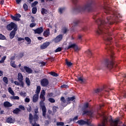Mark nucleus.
Listing matches in <instances>:
<instances>
[{"mask_svg": "<svg viewBox=\"0 0 126 126\" xmlns=\"http://www.w3.org/2000/svg\"><path fill=\"white\" fill-rule=\"evenodd\" d=\"M75 7L73 8V11L76 12H84L85 10L91 11L95 8L103 9L106 14H108L106 20L98 19L95 20V23L97 24L98 29L96 31L97 35H101L105 41V48L107 51H109L111 55L110 58H115L114 56V51H113V46L112 45V33L109 32L108 29H110L109 25L114 24L115 22H120V19L122 18V15L117 11L112 10V8L106 5L101 6L97 4L95 1L91 0L89 2L85 4L84 6L77 5L78 0H72Z\"/></svg>", "mask_w": 126, "mask_h": 126, "instance_id": "nucleus-1", "label": "nucleus"}, {"mask_svg": "<svg viewBox=\"0 0 126 126\" xmlns=\"http://www.w3.org/2000/svg\"><path fill=\"white\" fill-rule=\"evenodd\" d=\"M41 93H42V94H40V99H42V100L41 101H40L39 104L40 107L42 108V116L43 117H44V118H46V114L47 113V108H46V106L43 105V104H44V102H45V100H46L45 96L44 95L46 94V93L45 92V90H42Z\"/></svg>", "mask_w": 126, "mask_h": 126, "instance_id": "nucleus-2", "label": "nucleus"}, {"mask_svg": "<svg viewBox=\"0 0 126 126\" xmlns=\"http://www.w3.org/2000/svg\"><path fill=\"white\" fill-rule=\"evenodd\" d=\"M89 108V103L87 102L84 103L83 108V115H86L87 116H89L91 118H93V114H94V111L93 110H88L87 109Z\"/></svg>", "mask_w": 126, "mask_h": 126, "instance_id": "nucleus-3", "label": "nucleus"}, {"mask_svg": "<svg viewBox=\"0 0 126 126\" xmlns=\"http://www.w3.org/2000/svg\"><path fill=\"white\" fill-rule=\"evenodd\" d=\"M92 121L90 119H88L87 121H85L83 120H80L77 122L80 126H84V125H87L88 126H94V124H92Z\"/></svg>", "mask_w": 126, "mask_h": 126, "instance_id": "nucleus-4", "label": "nucleus"}, {"mask_svg": "<svg viewBox=\"0 0 126 126\" xmlns=\"http://www.w3.org/2000/svg\"><path fill=\"white\" fill-rule=\"evenodd\" d=\"M15 28L16 29V30L18 29L17 28V25L12 22L6 26V29L8 31H11L12 29H15Z\"/></svg>", "mask_w": 126, "mask_h": 126, "instance_id": "nucleus-5", "label": "nucleus"}, {"mask_svg": "<svg viewBox=\"0 0 126 126\" xmlns=\"http://www.w3.org/2000/svg\"><path fill=\"white\" fill-rule=\"evenodd\" d=\"M69 49H73L75 51H78V46L75 43H72L70 42L68 47L66 48V50H69Z\"/></svg>", "mask_w": 126, "mask_h": 126, "instance_id": "nucleus-6", "label": "nucleus"}, {"mask_svg": "<svg viewBox=\"0 0 126 126\" xmlns=\"http://www.w3.org/2000/svg\"><path fill=\"white\" fill-rule=\"evenodd\" d=\"M40 85L42 87H47L49 85V80L47 78H43L40 81Z\"/></svg>", "mask_w": 126, "mask_h": 126, "instance_id": "nucleus-7", "label": "nucleus"}, {"mask_svg": "<svg viewBox=\"0 0 126 126\" xmlns=\"http://www.w3.org/2000/svg\"><path fill=\"white\" fill-rule=\"evenodd\" d=\"M63 34H59L54 39V41L55 43H59L63 40Z\"/></svg>", "mask_w": 126, "mask_h": 126, "instance_id": "nucleus-8", "label": "nucleus"}, {"mask_svg": "<svg viewBox=\"0 0 126 126\" xmlns=\"http://www.w3.org/2000/svg\"><path fill=\"white\" fill-rule=\"evenodd\" d=\"M16 31H17V30H16V28H15L10 32L9 34V38L11 40H12V39H13L15 37V34H16Z\"/></svg>", "mask_w": 126, "mask_h": 126, "instance_id": "nucleus-9", "label": "nucleus"}, {"mask_svg": "<svg viewBox=\"0 0 126 126\" xmlns=\"http://www.w3.org/2000/svg\"><path fill=\"white\" fill-rule=\"evenodd\" d=\"M35 34H41L43 33V31H44L43 29V27H40L36 29L35 30H33Z\"/></svg>", "mask_w": 126, "mask_h": 126, "instance_id": "nucleus-10", "label": "nucleus"}, {"mask_svg": "<svg viewBox=\"0 0 126 126\" xmlns=\"http://www.w3.org/2000/svg\"><path fill=\"white\" fill-rule=\"evenodd\" d=\"M6 122L8 124H14L15 119L14 118H12V117H10L6 119Z\"/></svg>", "mask_w": 126, "mask_h": 126, "instance_id": "nucleus-11", "label": "nucleus"}, {"mask_svg": "<svg viewBox=\"0 0 126 126\" xmlns=\"http://www.w3.org/2000/svg\"><path fill=\"white\" fill-rule=\"evenodd\" d=\"M49 45L50 42H46L45 43H43V44L40 46V49H41L42 50H44V49L47 48L48 46H49Z\"/></svg>", "mask_w": 126, "mask_h": 126, "instance_id": "nucleus-12", "label": "nucleus"}, {"mask_svg": "<svg viewBox=\"0 0 126 126\" xmlns=\"http://www.w3.org/2000/svg\"><path fill=\"white\" fill-rule=\"evenodd\" d=\"M24 68L26 71V72H27V73L30 74L33 72V70H32V69L30 68L29 67L27 66H24Z\"/></svg>", "mask_w": 126, "mask_h": 126, "instance_id": "nucleus-13", "label": "nucleus"}, {"mask_svg": "<svg viewBox=\"0 0 126 126\" xmlns=\"http://www.w3.org/2000/svg\"><path fill=\"white\" fill-rule=\"evenodd\" d=\"M39 99V94H36L33 96L32 98V102L33 103H36L38 101V100Z\"/></svg>", "mask_w": 126, "mask_h": 126, "instance_id": "nucleus-14", "label": "nucleus"}, {"mask_svg": "<svg viewBox=\"0 0 126 126\" xmlns=\"http://www.w3.org/2000/svg\"><path fill=\"white\" fill-rule=\"evenodd\" d=\"M43 36L44 37H49L50 36V29H47L44 32Z\"/></svg>", "mask_w": 126, "mask_h": 126, "instance_id": "nucleus-15", "label": "nucleus"}, {"mask_svg": "<svg viewBox=\"0 0 126 126\" xmlns=\"http://www.w3.org/2000/svg\"><path fill=\"white\" fill-rule=\"evenodd\" d=\"M4 107H12V104L10 103V102L8 101H5L3 103Z\"/></svg>", "mask_w": 126, "mask_h": 126, "instance_id": "nucleus-16", "label": "nucleus"}, {"mask_svg": "<svg viewBox=\"0 0 126 126\" xmlns=\"http://www.w3.org/2000/svg\"><path fill=\"white\" fill-rule=\"evenodd\" d=\"M21 112V110L18 108H15L14 110H13L12 112L14 114H15L16 115H17L18 114H19Z\"/></svg>", "mask_w": 126, "mask_h": 126, "instance_id": "nucleus-17", "label": "nucleus"}, {"mask_svg": "<svg viewBox=\"0 0 126 126\" xmlns=\"http://www.w3.org/2000/svg\"><path fill=\"white\" fill-rule=\"evenodd\" d=\"M18 80L19 81H23V75L21 73H19L18 74Z\"/></svg>", "mask_w": 126, "mask_h": 126, "instance_id": "nucleus-18", "label": "nucleus"}, {"mask_svg": "<svg viewBox=\"0 0 126 126\" xmlns=\"http://www.w3.org/2000/svg\"><path fill=\"white\" fill-rule=\"evenodd\" d=\"M40 92H41V86H37L36 87V90L35 91V94H40Z\"/></svg>", "mask_w": 126, "mask_h": 126, "instance_id": "nucleus-19", "label": "nucleus"}, {"mask_svg": "<svg viewBox=\"0 0 126 126\" xmlns=\"http://www.w3.org/2000/svg\"><path fill=\"white\" fill-rule=\"evenodd\" d=\"M11 18L12 20H14L15 21H20V19H19V18H17L16 16L11 15Z\"/></svg>", "mask_w": 126, "mask_h": 126, "instance_id": "nucleus-20", "label": "nucleus"}, {"mask_svg": "<svg viewBox=\"0 0 126 126\" xmlns=\"http://www.w3.org/2000/svg\"><path fill=\"white\" fill-rule=\"evenodd\" d=\"M86 54H87L89 58H91L92 57V52H91V50L89 49L86 52Z\"/></svg>", "mask_w": 126, "mask_h": 126, "instance_id": "nucleus-21", "label": "nucleus"}, {"mask_svg": "<svg viewBox=\"0 0 126 126\" xmlns=\"http://www.w3.org/2000/svg\"><path fill=\"white\" fill-rule=\"evenodd\" d=\"M39 120V116L37 114H34L33 115V121L34 122H37Z\"/></svg>", "mask_w": 126, "mask_h": 126, "instance_id": "nucleus-22", "label": "nucleus"}, {"mask_svg": "<svg viewBox=\"0 0 126 126\" xmlns=\"http://www.w3.org/2000/svg\"><path fill=\"white\" fill-rule=\"evenodd\" d=\"M41 14H42V15H44V14H47V13H48V10H47V9L42 8L41 9Z\"/></svg>", "mask_w": 126, "mask_h": 126, "instance_id": "nucleus-23", "label": "nucleus"}, {"mask_svg": "<svg viewBox=\"0 0 126 126\" xmlns=\"http://www.w3.org/2000/svg\"><path fill=\"white\" fill-rule=\"evenodd\" d=\"M26 83L27 86H30V84H31V82H30V79L28 77L26 78Z\"/></svg>", "mask_w": 126, "mask_h": 126, "instance_id": "nucleus-24", "label": "nucleus"}, {"mask_svg": "<svg viewBox=\"0 0 126 126\" xmlns=\"http://www.w3.org/2000/svg\"><path fill=\"white\" fill-rule=\"evenodd\" d=\"M8 92L11 94V95H12V96H14V92L13 90H12V89H11V87H9L8 89Z\"/></svg>", "mask_w": 126, "mask_h": 126, "instance_id": "nucleus-25", "label": "nucleus"}, {"mask_svg": "<svg viewBox=\"0 0 126 126\" xmlns=\"http://www.w3.org/2000/svg\"><path fill=\"white\" fill-rule=\"evenodd\" d=\"M74 100H75V96H73L71 97H67V102H69L70 101H73Z\"/></svg>", "mask_w": 126, "mask_h": 126, "instance_id": "nucleus-26", "label": "nucleus"}, {"mask_svg": "<svg viewBox=\"0 0 126 126\" xmlns=\"http://www.w3.org/2000/svg\"><path fill=\"white\" fill-rule=\"evenodd\" d=\"M103 90V88L101 89H96L94 90V93H96V94H98V93H100V92H102Z\"/></svg>", "mask_w": 126, "mask_h": 126, "instance_id": "nucleus-27", "label": "nucleus"}, {"mask_svg": "<svg viewBox=\"0 0 126 126\" xmlns=\"http://www.w3.org/2000/svg\"><path fill=\"white\" fill-rule=\"evenodd\" d=\"M25 39L26 40V41H27V42H28V44L29 45H30V44H31V39H30V38H29V37H25Z\"/></svg>", "mask_w": 126, "mask_h": 126, "instance_id": "nucleus-28", "label": "nucleus"}, {"mask_svg": "<svg viewBox=\"0 0 126 126\" xmlns=\"http://www.w3.org/2000/svg\"><path fill=\"white\" fill-rule=\"evenodd\" d=\"M23 8L25 11H27L28 10V5L26 3H24L23 4Z\"/></svg>", "mask_w": 126, "mask_h": 126, "instance_id": "nucleus-29", "label": "nucleus"}, {"mask_svg": "<svg viewBox=\"0 0 126 126\" xmlns=\"http://www.w3.org/2000/svg\"><path fill=\"white\" fill-rule=\"evenodd\" d=\"M32 13L33 14H36L37 13V7H33L32 8Z\"/></svg>", "mask_w": 126, "mask_h": 126, "instance_id": "nucleus-30", "label": "nucleus"}, {"mask_svg": "<svg viewBox=\"0 0 126 126\" xmlns=\"http://www.w3.org/2000/svg\"><path fill=\"white\" fill-rule=\"evenodd\" d=\"M51 75L52 76H54L55 77H58L59 76V74L55 72H50Z\"/></svg>", "mask_w": 126, "mask_h": 126, "instance_id": "nucleus-31", "label": "nucleus"}, {"mask_svg": "<svg viewBox=\"0 0 126 126\" xmlns=\"http://www.w3.org/2000/svg\"><path fill=\"white\" fill-rule=\"evenodd\" d=\"M29 119L30 122H31V123H32V121H33V115H32V114L30 113L29 114Z\"/></svg>", "mask_w": 126, "mask_h": 126, "instance_id": "nucleus-32", "label": "nucleus"}, {"mask_svg": "<svg viewBox=\"0 0 126 126\" xmlns=\"http://www.w3.org/2000/svg\"><path fill=\"white\" fill-rule=\"evenodd\" d=\"M10 65H11L12 67H14V68H16V65L15 64V62L11 61Z\"/></svg>", "mask_w": 126, "mask_h": 126, "instance_id": "nucleus-33", "label": "nucleus"}, {"mask_svg": "<svg viewBox=\"0 0 126 126\" xmlns=\"http://www.w3.org/2000/svg\"><path fill=\"white\" fill-rule=\"evenodd\" d=\"M6 59V56H3L1 60H0V63H4V61H5Z\"/></svg>", "mask_w": 126, "mask_h": 126, "instance_id": "nucleus-34", "label": "nucleus"}, {"mask_svg": "<svg viewBox=\"0 0 126 126\" xmlns=\"http://www.w3.org/2000/svg\"><path fill=\"white\" fill-rule=\"evenodd\" d=\"M3 82H4L5 83H6V84H8V80H7V77H4L3 78Z\"/></svg>", "mask_w": 126, "mask_h": 126, "instance_id": "nucleus-35", "label": "nucleus"}, {"mask_svg": "<svg viewBox=\"0 0 126 126\" xmlns=\"http://www.w3.org/2000/svg\"><path fill=\"white\" fill-rule=\"evenodd\" d=\"M64 9H65V8H64V7L60 8L59 9V11L60 14H62V13H63V11H64Z\"/></svg>", "mask_w": 126, "mask_h": 126, "instance_id": "nucleus-36", "label": "nucleus"}, {"mask_svg": "<svg viewBox=\"0 0 126 126\" xmlns=\"http://www.w3.org/2000/svg\"><path fill=\"white\" fill-rule=\"evenodd\" d=\"M63 48L62 47H58L55 50V53H58V52H62Z\"/></svg>", "mask_w": 126, "mask_h": 126, "instance_id": "nucleus-37", "label": "nucleus"}, {"mask_svg": "<svg viewBox=\"0 0 126 126\" xmlns=\"http://www.w3.org/2000/svg\"><path fill=\"white\" fill-rule=\"evenodd\" d=\"M62 31H63V34H65V33H66V32H67V31H68V30H67V28H63L62 29Z\"/></svg>", "mask_w": 126, "mask_h": 126, "instance_id": "nucleus-38", "label": "nucleus"}, {"mask_svg": "<svg viewBox=\"0 0 126 126\" xmlns=\"http://www.w3.org/2000/svg\"><path fill=\"white\" fill-rule=\"evenodd\" d=\"M66 64H67V66H71L72 65V63L70 62H68L67 60L66 61Z\"/></svg>", "mask_w": 126, "mask_h": 126, "instance_id": "nucleus-39", "label": "nucleus"}, {"mask_svg": "<svg viewBox=\"0 0 126 126\" xmlns=\"http://www.w3.org/2000/svg\"><path fill=\"white\" fill-rule=\"evenodd\" d=\"M56 125L57 126H63L64 125V123L63 122H57Z\"/></svg>", "mask_w": 126, "mask_h": 126, "instance_id": "nucleus-40", "label": "nucleus"}, {"mask_svg": "<svg viewBox=\"0 0 126 126\" xmlns=\"http://www.w3.org/2000/svg\"><path fill=\"white\" fill-rule=\"evenodd\" d=\"M48 101H49L50 103H55V102H56V100L53 98H49Z\"/></svg>", "mask_w": 126, "mask_h": 126, "instance_id": "nucleus-41", "label": "nucleus"}, {"mask_svg": "<svg viewBox=\"0 0 126 126\" xmlns=\"http://www.w3.org/2000/svg\"><path fill=\"white\" fill-rule=\"evenodd\" d=\"M37 3H38V1H35L34 2H33V3H32V7H34V6H36V5H37Z\"/></svg>", "mask_w": 126, "mask_h": 126, "instance_id": "nucleus-42", "label": "nucleus"}, {"mask_svg": "<svg viewBox=\"0 0 126 126\" xmlns=\"http://www.w3.org/2000/svg\"><path fill=\"white\" fill-rule=\"evenodd\" d=\"M5 36L0 33V40H5Z\"/></svg>", "mask_w": 126, "mask_h": 126, "instance_id": "nucleus-43", "label": "nucleus"}, {"mask_svg": "<svg viewBox=\"0 0 126 126\" xmlns=\"http://www.w3.org/2000/svg\"><path fill=\"white\" fill-rule=\"evenodd\" d=\"M79 22H80V21H79V20H76V21H75L73 23L75 25V26H76L77 25H78V23H79Z\"/></svg>", "mask_w": 126, "mask_h": 126, "instance_id": "nucleus-44", "label": "nucleus"}, {"mask_svg": "<svg viewBox=\"0 0 126 126\" xmlns=\"http://www.w3.org/2000/svg\"><path fill=\"white\" fill-rule=\"evenodd\" d=\"M19 109H20V110H22L23 111H24L25 110V107H24L23 105H21L19 106Z\"/></svg>", "mask_w": 126, "mask_h": 126, "instance_id": "nucleus-45", "label": "nucleus"}, {"mask_svg": "<svg viewBox=\"0 0 126 126\" xmlns=\"http://www.w3.org/2000/svg\"><path fill=\"white\" fill-rule=\"evenodd\" d=\"M57 109H58V107H57V106H53V109H52L53 113L57 112Z\"/></svg>", "mask_w": 126, "mask_h": 126, "instance_id": "nucleus-46", "label": "nucleus"}, {"mask_svg": "<svg viewBox=\"0 0 126 126\" xmlns=\"http://www.w3.org/2000/svg\"><path fill=\"white\" fill-rule=\"evenodd\" d=\"M61 100L62 101V102L63 103H64L66 102V101L65 99H64V97H63V96H62V97H61Z\"/></svg>", "mask_w": 126, "mask_h": 126, "instance_id": "nucleus-47", "label": "nucleus"}, {"mask_svg": "<svg viewBox=\"0 0 126 126\" xmlns=\"http://www.w3.org/2000/svg\"><path fill=\"white\" fill-rule=\"evenodd\" d=\"M78 40H79V41H80V42H81V41H82V35L79 34L78 35Z\"/></svg>", "mask_w": 126, "mask_h": 126, "instance_id": "nucleus-48", "label": "nucleus"}, {"mask_svg": "<svg viewBox=\"0 0 126 126\" xmlns=\"http://www.w3.org/2000/svg\"><path fill=\"white\" fill-rule=\"evenodd\" d=\"M35 26H36V23H31L30 25V27H31V28H33V27H35Z\"/></svg>", "mask_w": 126, "mask_h": 126, "instance_id": "nucleus-49", "label": "nucleus"}, {"mask_svg": "<svg viewBox=\"0 0 126 126\" xmlns=\"http://www.w3.org/2000/svg\"><path fill=\"white\" fill-rule=\"evenodd\" d=\"M61 88H68V86L67 85L64 84L61 86Z\"/></svg>", "mask_w": 126, "mask_h": 126, "instance_id": "nucleus-50", "label": "nucleus"}, {"mask_svg": "<svg viewBox=\"0 0 126 126\" xmlns=\"http://www.w3.org/2000/svg\"><path fill=\"white\" fill-rule=\"evenodd\" d=\"M12 99H14V100H19V96H12Z\"/></svg>", "mask_w": 126, "mask_h": 126, "instance_id": "nucleus-51", "label": "nucleus"}, {"mask_svg": "<svg viewBox=\"0 0 126 126\" xmlns=\"http://www.w3.org/2000/svg\"><path fill=\"white\" fill-rule=\"evenodd\" d=\"M78 81L79 82H83L84 81L83 80V79L81 78V77H80L79 78H78Z\"/></svg>", "mask_w": 126, "mask_h": 126, "instance_id": "nucleus-52", "label": "nucleus"}, {"mask_svg": "<svg viewBox=\"0 0 126 126\" xmlns=\"http://www.w3.org/2000/svg\"><path fill=\"white\" fill-rule=\"evenodd\" d=\"M20 95H21V96H24V97H25L26 96V93H23V92H21L20 93Z\"/></svg>", "mask_w": 126, "mask_h": 126, "instance_id": "nucleus-53", "label": "nucleus"}, {"mask_svg": "<svg viewBox=\"0 0 126 126\" xmlns=\"http://www.w3.org/2000/svg\"><path fill=\"white\" fill-rule=\"evenodd\" d=\"M27 110L28 112H29L30 113V112L32 111V107H31V106H30L29 107H27Z\"/></svg>", "mask_w": 126, "mask_h": 126, "instance_id": "nucleus-54", "label": "nucleus"}, {"mask_svg": "<svg viewBox=\"0 0 126 126\" xmlns=\"http://www.w3.org/2000/svg\"><path fill=\"white\" fill-rule=\"evenodd\" d=\"M20 82V86H21V87H24V83L23 82V81H19Z\"/></svg>", "mask_w": 126, "mask_h": 126, "instance_id": "nucleus-55", "label": "nucleus"}, {"mask_svg": "<svg viewBox=\"0 0 126 126\" xmlns=\"http://www.w3.org/2000/svg\"><path fill=\"white\" fill-rule=\"evenodd\" d=\"M25 102H26L27 103H29V102H30V99L28 97H26L25 99Z\"/></svg>", "mask_w": 126, "mask_h": 126, "instance_id": "nucleus-56", "label": "nucleus"}, {"mask_svg": "<svg viewBox=\"0 0 126 126\" xmlns=\"http://www.w3.org/2000/svg\"><path fill=\"white\" fill-rule=\"evenodd\" d=\"M22 40L24 41V38H22V37L18 38L17 41H18V42H20V41H22Z\"/></svg>", "mask_w": 126, "mask_h": 126, "instance_id": "nucleus-57", "label": "nucleus"}, {"mask_svg": "<svg viewBox=\"0 0 126 126\" xmlns=\"http://www.w3.org/2000/svg\"><path fill=\"white\" fill-rule=\"evenodd\" d=\"M24 56V53H20L19 54V57L20 58H22Z\"/></svg>", "mask_w": 126, "mask_h": 126, "instance_id": "nucleus-58", "label": "nucleus"}, {"mask_svg": "<svg viewBox=\"0 0 126 126\" xmlns=\"http://www.w3.org/2000/svg\"><path fill=\"white\" fill-rule=\"evenodd\" d=\"M78 120V116H76L73 118V121H77Z\"/></svg>", "mask_w": 126, "mask_h": 126, "instance_id": "nucleus-59", "label": "nucleus"}, {"mask_svg": "<svg viewBox=\"0 0 126 126\" xmlns=\"http://www.w3.org/2000/svg\"><path fill=\"white\" fill-rule=\"evenodd\" d=\"M14 83L15 85H20V83H19V82L18 81H15Z\"/></svg>", "mask_w": 126, "mask_h": 126, "instance_id": "nucleus-60", "label": "nucleus"}, {"mask_svg": "<svg viewBox=\"0 0 126 126\" xmlns=\"http://www.w3.org/2000/svg\"><path fill=\"white\" fill-rule=\"evenodd\" d=\"M22 0H16V2L17 3V4H19L20 3L21 1H22Z\"/></svg>", "mask_w": 126, "mask_h": 126, "instance_id": "nucleus-61", "label": "nucleus"}, {"mask_svg": "<svg viewBox=\"0 0 126 126\" xmlns=\"http://www.w3.org/2000/svg\"><path fill=\"white\" fill-rule=\"evenodd\" d=\"M53 95H54V94H53V93H51L48 94L49 97H53Z\"/></svg>", "mask_w": 126, "mask_h": 126, "instance_id": "nucleus-62", "label": "nucleus"}, {"mask_svg": "<svg viewBox=\"0 0 126 126\" xmlns=\"http://www.w3.org/2000/svg\"><path fill=\"white\" fill-rule=\"evenodd\" d=\"M32 19L31 20V22L32 23H35V19H34V17H32Z\"/></svg>", "mask_w": 126, "mask_h": 126, "instance_id": "nucleus-63", "label": "nucleus"}, {"mask_svg": "<svg viewBox=\"0 0 126 126\" xmlns=\"http://www.w3.org/2000/svg\"><path fill=\"white\" fill-rule=\"evenodd\" d=\"M36 122H34V124L32 123V126H37V123H36Z\"/></svg>", "mask_w": 126, "mask_h": 126, "instance_id": "nucleus-64", "label": "nucleus"}]
</instances>
